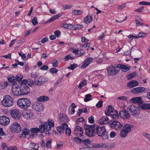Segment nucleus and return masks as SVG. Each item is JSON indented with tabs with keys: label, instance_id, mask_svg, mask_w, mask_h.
Wrapping results in <instances>:
<instances>
[{
	"label": "nucleus",
	"instance_id": "f257e3e1",
	"mask_svg": "<svg viewBox=\"0 0 150 150\" xmlns=\"http://www.w3.org/2000/svg\"><path fill=\"white\" fill-rule=\"evenodd\" d=\"M96 133L100 137H101L103 139H106L109 137V133L106 131L105 127L103 125H100L96 128Z\"/></svg>",
	"mask_w": 150,
	"mask_h": 150
},
{
	"label": "nucleus",
	"instance_id": "f03ea898",
	"mask_svg": "<svg viewBox=\"0 0 150 150\" xmlns=\"http://www.w3.org/2000/svg\"><path fill=\"white\" fill-rule=\"evenodd\" d=\"M17 103L19 108L23 109L27 108L31 104L30 101L29 99L24 98L18 100Z\"/></svg>",
	"mask_w": 150,
	"mask_h": 150
},
{
	"label": "nucleus",
	"instance_id": "7ed1b4c3",
	"mask_svg": "<svg viewBox=\"0 0 150 150\" xmlns=\"http://www.w3.org/2000/svg\"><path fill=\"white\" fill-rule=\"evenodd\" d=\"M134 125L128 124H124L122 126V129L120 132V136L122 138L126 137L128 134L131 132Z\"/></svg>",
	"mask_w": 150,
	"mask_h": 150
},
{
	"label": "nucleus",
	"instance_id": "20e7f679",
	"mask_svg": "<svg viewBox=\"0 0 150 150\" xmlns=\"http://www.w3.org/2000/svg\"><path fill=\"white\" fill-rule=\"evenodd\" d=\"M95 125L92 126L85 124L84 128L85 130L86 134L88 137H92L96 134V130L94 129Z\"/></svg>",
	"mask_w": 150,
	"mask_h": 150
},
{
	"label": "nucleus",
	"instance_id": "39448f33",
	"mask_svg": "<svg viewBox=\"0 0 150 150\" xmlns=\"http://www.w3.org/2000/svg\"><path fill=\"white\" fill-rule=\"evenodd\" d=\"M2 104L5 107H9L13 105V99L9 95L5 96L1 102Z\"/></svg>",
	"mask_w": 150,
	"mask_h": 150
},
{
	"label": "nucleus",
	"instance_id": "423d86ee",
	"mask_svg": "<svg viewBox=\"0 0 150 150\" xmlns=\"http://www.w3.org/2000/svg\"><path fill=\"white\" fill-rule=\"evenodd\" d=\"M140 108L138 106L132 105L128 106L127 108V110L128 112L131 113L134 116L138 115L139 113Z\"/></svg>",
	"mask_w": 150,
	"mask_h": 150
},
{
	"label": "nucleus",
	"instance_id": "0eeeda50",
	"mask_svg": "<svg viewBox=\"0 0 150 150\" xmlns=\"http://www.w3.org/2000/svg\"><path fill=\"white\" fill-rule=\"evenodd\" d=\"M108 76H113L118 74L120 70L117 66H110L107 68Z\"/></svg>",
	"mask_w": 150,
	"mask_h": 150
},
{
	"label": "nucleus",
	"instance_id": "6e6552de",
	"mask_svg": "<svg viewBox=\"0 0 150 150\" xmlns=\"http://www.w3.org/2000/svg\"><path fill=\"white\" fill-rule=\"evenodd\" d=\"M12 92L14 95L16 96L22 95L20 85L13 83L11 88Z\"/></svg>",
	"mask_w": 150,
	"mask_h": 150
},
{
	"label": "nucleus",
	"instance_id": "1a4fd4ad",
	"mask_svg": "<svg viewBox=\"0 0 150 150\" xmlns=\"http://www.w3.org/2000/svg\"><path fill=\"white\" fill-rule=\"evenodd\" d=\"M10 129L13 133H18L21 131V127L19 123L14 122L10 125Z\"/></svg>",
	"mask_w": 150,
	"mask_h": 150
},
{
	"label": "nucleus",
	"instance_id": "9d476101",
	"mask_svg": "<svg viewBox=\"0 0 150 150\" xmlns=\"http://www.w3.org/2000/svg\"><path fill=\"white\" fill-rule=\"evenodd\" d=\"M32 106L34 110L38 112H40L43 109L42 104L40 102H33Z\"/></svg>",
	"mask_w": 150,
	"mask_h": 150
},
{
	"label": "nucleus",
	"instance_id": "9b49d317",
	"mask_svg": "<svg viewBox=\"0 0 150 150\" xmlns=\"http://www.w3.org/2000/svg\"><path fill=\"white\" fill-rule=\"evenodd\" d=\"M30 131L31 133L30 134L29 137L31 139H34L37 135L36 133L40 131L41 132V129L39 127V128L37 127L32 128L30 129Z\"/></svg>",
	"mask_w": 150,
	"mask_h": 150
},
{
	"label": "nucleus",
	"instance_id": "f8f14e48",
	"mask_svg": "<svg viewBox=\"0 0 150 150\" xmlns=\"http://www.w3.org/2000/svg\"><path fill=\"white\" fill-rule=\"evenodd\" d=\"M40 129H41V133H43L45 132V130H51V127L47 123V122H45L43 124H42L39 126Z\"/></svg>",
	"mask_w": 150,
	"mask_h": 150
},
{
	"label": "nucleus",
	"instance_id": "ddd939ff",
	"mask_svg": "<svg viewBox=\"0 0 150 150\" xmlns=\"http://www.w3.org/2000/svg\"><path fill=\"white\" fill-rule=\"evenodd\" d=\"M22 115L26 119L31 118L33 116L32 111L30 110H26L23 111Z\"/></svg>",
	"mask_w": 150,
	"mask_h": 150
},
{
	"label": "nucleus",
	"instance_id": "4468645a",
	"mask_svg": "<svg viewBox=\"0 0 150 150\" xmlns=\"http://www.w3.org/2000/svg\"><path fill=\"white\" fill-rule=\"evenodd\" d=\"M111 128L116 129H119L122 127V125L117 120L113 121L111 124Z\"/></svg>",
	"mask_w": 150,
	"mask_h": 150
},
{
	"label": "nucleus",
	"instance_id": "2eb2a0df",
	"mask_svg": "<svg viewBox=\"0 0 150 150\" xmlns=\"http://www.w3.org/2000/svg\"><path fill=\"white\" fill-rule=\"evenodd\" d=\"M130 102L132 103H137L140 106L142 104L143 101L141 97H137L132 98L130 100Z\"/></svg>",
	"mask_w": 150,
	"mask_h": 150
},
{
	"label": "nucleus",
	"instance_id": "dca6fc26",
	"mask_svg": "<svg viewBox=\"0 0 150 150\" xmlns=\"http://www.w3.org/2000/svg\"><path fill=\"white\" fill-rule=\"evenodd\" d=\"M128 111L125 110H123L119 113V115L122 118L124 119H128L130 117Z\"/></svg>",
	"mask_w": 150,
	"mask_h": 150
},
{
	"label": "nucleus",
	"instance_id": "f3484780",
	"mask_svg": "<svg viewBox=\"0 0 150 150\" xmlns=\"http://www.w3.org/2000/svg\"><path fill=\"white\" fill-rule=\"evenodd\" d=\"M10 120L6 116H3L0 117V124L3 125H8Z\"/></svg>",
	"mask_w": 150,
	"mask_h": 150
},
{
	"label": "nucleus",
	"instance_id": "a211bd4d",
	"mask_svg": "<svg viewBox=\"0 0 150 150\" xmlns=\"http://www.w3.org/2000/svg\"><path fill=\"white\" fill-rule=\"evenodd\" d=\"M11 115L15 119L18 118L20 116V112L16 109L12 110L11 111Z\"/></svg>",
	"mask_w": 150,
	"mask_h": 150
},
{
	"label": "nucleus",
	"instance_id": "6ab92c4d",
	"mask_svg": "<svg viewBox=\"0 0 150 150\" xmlns=\"http://www.w3.org/2000/svg\"><path fill=\"white\" fill-rule=\"evenodd\" d=\"M74 133L78 137H81L83 133V129L79 126H76L74 129Z\"/></svg>",
	"mask_w": 150,
	"mask_h": 150
},
{
	"label": "nucleus",
	"instance_id": "aec40b11",
	"mask_svg": "<svg viewBox=\"0 0 150 150\" xmlns=\"http://www.w3.org/2000/svg\"><path fill=\"white\" fill-rule=\"evenodd\" d=\"M21 90L22 95H24L28 94L30 92V89L29 87L27 85L24 86L23 85L21 86Z\"/></svg>",
	"mask_w": 150,
	"mask_h": 150
},
{
	"label": "nucleus",
	"instance_id": "412c9836",
	"mask_svg": "<svg viewBox=\"0 0 150 150\" xmlns=\"http://www.w3.org/2000/svg\"><path fill=\"white\" fill-rule=\"evenodd\" d=\"M93 59V58L91 57H87L84 61V63L81 66V68H85L87 67L91 63Z\"/></svg>",
	"mask_w": 150,
	"mask_h": 150
},
{
	"label": "nucleus",
	"instance_id": "4be33fe9",
	"mask_svg": "<svg viewBox=\"0 0 150 150\" xmlns=\"http://www.w3.org/2000/svg\"><path fill=\"white\" fill-rule=\"evenodd\" d=\"M35 83L38 86H40L44 84L45 82V80L42 76H40L38 78H35L34 79Z\"/></svg>",
	"mask_w": 150,
	"mask_h": 150
},
{
	"label": "nucleus",
	"instance_id": "5701e85b",
	"mask_svg": "<svg viewBox=\"0 0 150 150\" xmlns=\"http://www.w3.org/2000/svg\"><path fill=\"white\" fill-rule=\"evenodd\" d=\"M145 90V88L144 87H138L133 88L131 90V92L134 93H138Z\"/></svg>",
	"mask_w": 150,
	"mask_h": 150
},
{
	"label": "nucleus",
	"instance_id": "b1692460",
	"mask_svg": "<svg viewBox=\"0 0 150 150\" xmlns=\"http://www.w3.org/2000/svg\"><path fill=\"white\" fill-rule=\"evenodd\" d=\"M138 82L135 80H132L129 82L127 85V86L130 89L138 85Z\"/></svg>",
	"mask_w": 150,
	"mask_h": 150
},
{
	"label": "nucleus",
	"instance_id": "393cba45",
	"mask_svg": "<svg viewBox=\"0 0 150 150\" xmlns=\"http://www.w3.org/2000/svg\"><path fill=\"white\" fill-rule=\"evenodd\" d=\"M117 67L119 68V69H121L122 71L124 72L128 71L130 69V66L127 67L125 65L121 64H117Z\"/></svg>",
	"mask_w": 150,
	"mask_h": 150
},
{
	"label": "nucleus",
	"instance_id": "a878e982",
	"mask_svg": "<svg viewBox=\"0 0 150 150\" xmlns=\"http://www.w3.org/2000/svg\"><path fill=\"white\" fill-rule=\"evenodd\" d=\"M63 127H62V125L61 127L58 126L57 128V131L55 130L53 131V134H62L63 133L64 129H63Z\"/></svg>",
	"mask_w": 150,
	"mask_h": 150
},
{
	"label": "nucleus",
	"instance_id": "bb28decb",
	"mask_svg": "<svg viewBox=\"0 0 150 150\" xmlns=\"http://www.w3.org/2000/svg\"><path fill=\"white\" fill-rule=\"evenodd\" d=\"M99 121L101 124H106L108 123L109 122V119L106 116H103L99 120Z\"/></svg>",
	"mask_w": 150,
	"mask_h": 150
},
{
	"label": "nucleus",
	"instance_id": "cd10ccee",
	"mask_svg": "<svg viewBox=\"0 0 150 150\" xmlns=\"http://www.w3.org/2000/svg\"><path fill=\"white\" fill-rule=\"evenodd\" d=\"M63 129L65 131L66 134L68 136H69L71 134V130L70 128H68L67 125L65 123H63L62 125Z\"/></svg>",
	"mask_w": 150,
	"mask_h": 150
},
{
	"label": "nucleus",
	"instance_id": "c85d7f7f",
	"mask_svg": "<svg viewBox=\"0 0 150 150\" xmlns=\"http://www.w3.org/2000/svg\"><path fill=\"white\" fill-rule=\"evenodd\" d=\"M115 110L112 108L111 105H109L105 110V113L107 115H110L112 113H113Z\"/></svg>",
	"mask_w": 150,
	"mask_h": 150
},
{
	"label": "nucleus",
	"instance_id": "c756f323",
	"mask_svg": "<svg viewBox=\"0 0 150 150\" xmlns=\"http://www.w3.org/2000/svg\"><path fill=\"white\" fill-rule=\"evenodd\" d=\"M59 120L60 122H64L63 123H65L69 121L68 118L67 116L63 114L60 115Z\"/></svg>",
	"mask_w": 150,
	"mask_h": 150
},
{
	"label": "nucleus",
	"instance_id": "7c9ffc66",
	"mask_svg": "<svg viewBox=\"0 0 150 150\" xmlns=\"http://www.w3.org/2000/svg\"><path fill=\"white\" fill-rule=\"evenodd\" d=\"M137 18H139V21L138 18L137 19L136 18H135L136 21V24L137 26H143L144 25V22H143V21L139 16H137Z\"/></svg>",
	"mask_w": 150,
	"mask_h": 150
},
{
	"label": "nucleus",
	"instance_id": "2f4dec72",
	"mask_svg": "<svg viewBox=\"0 0 150 150\" xmlns=\"http://www.w3.org/2000/svg\"><path fill=\"white\" fill-rule=\"evenodd\" d=\"M140 107L144 110L150 109V104L148 103L142 104L140 105Z\"/></svg>",
	"mask_w": 150,
	"mask_h": 150
},
{
	"label": "nucleus",
	"instance_id": "473e14b6",
	"mask_svg": "<svg viewBox=\"0 0 150 150\" xmlns=\"http://www.w3.org/2000/svg\"><path fill=\"white\" fill-rule=\"evenodd\" d=\"M49 97L46 96H42L38 97L37 99L40 102H44L49 100Z\"/></svg>",
	"mask_w": 150,
	"mask_h": 150
},
{
	"label": "nucleus",
	"instance_id": "72a5a7b5",
	"mask_svg": "<svg viewBox=\"0 0 150 150\" xmlns=\"http://www.w3.org/2000/svg\"><path fill=\"white\" fill-rule=\"evenodd\" d=\"M30 131L29 129L28 128H24L22 130L23 134L21 135L23 136L24 135V136H26L29 134ZM20 135H21L20 134Z\"/></svg>",
	"mask_w": 150,
	"mask_h": 150
},
{
	"label": "nucleus",
	"instance_id": "f704fd0d",
	"mask_svg": "<svg viewBox=\"0 0 150 150\" xmlns=\"http://www.w3.org/2000/svg\"><path fill=\"white\" fill-rule=\"evenodd\" d=\"M62 27L64 28L71 29L73 28V25L71 24H67L64 23L62 25Z\"/></svg>",
	"mask_w": 150,
	"mask_h": 150
},
{
	"label": "nucleus",
	"instance_id": "c9c22d12",
	"mask_svg": "<svg viewBox=\"0 0 150 150\" xmlns=\"http://www.w3.org/2000/svg\"><path fill=\"white\" fill-rule=\"evenodd\" d=\"M9 83V82L8 81L1 83H0V86L1 88L5 89L8 86Z\"/></svg>",
	"mask_w": 150,
	"mask_h": 150
},
{
	"label": "nucleus",
	"instance_id": "e433bc0d",
	"mask_svg": "<svg viewBox=\"0 0 150 150\" xmlns=\"http://www.w3.org/2000/svg\"><path fill=\"white\" fill-rule=\"evenodd\" d=\"M30 148L35 150L38 149L39 147L38 144H35L33 143H30Z\"/></svg>",
	"mask_w": 150,
	"mask_h": 150
},
{
	"label": "nucleus",
	"instance_id": "4c0bfd02",
	"mask_svg": "<svg viewBox=\"0 0 150 150\" xmlns=\"http://www.w3.org/2000/svg\"><path fill=\"white\" fill-rule=\"evenodd\" d=\"M92 20V18L91 16H87L85 17L84 21L86 24H87L90 22Z\"/></svg>",
	"mask_w": 150,
	"mask_h": 150
},
{
	"label": "nucleus",
	"instance_id": "58836bf2",
	"mask_svg": "<svg viewBox=\"0 0 150 150\" xmlns=\"http://www.w3.org/2000/svg\"><path fill=\"white\" fill-rule=\"evenodd\" d=\"M82 12L80 10L75 9L72 11V13L74 15H78L81 14Z\"/></svg>",
	"mask_w": 150,
	"mask_h": 150
},
{
	"label": "nucleus",
	"instance_id": "ea45409f",
	"mask_svg": "<svg viewBox=\"0 0 150 150\" xmlns=\"http://www.w3.org/2000/svg\"><path fill=\"white\" fill-rule=\"evenodd\" d=\"M114 111L115 113H112L110 115L112 118L116 119L118 117V112L116 110H115Z\"/></svg>",
	"mask_w": 150,
	"mask_h": 150
},
{
	"label": "nucleus",
	"instance_id": "a19ab883",
	"mask_svg": "<svg viewBox=\"0 0 150 150\" xmlns=\"http://www.w3.org/2000/svg\"><path fill=\"white\" fill-rule=\"evenodd\" d=\"M87 82L86 80H84L80 83L79 85L78 88L81 89L82 88V87L86 85Z\"/></svg>",
	"mask_w": 150,
	"mask_h": 150
},
{
	"label": "nucleus",
	"instance_id": "79ce46f5",
	"mask_svg": "<svg viewBox=\"0 0 150 150\" xmlns=\"http://www.w3.org/2000/svg\"><path fill=\"white\" fill-rule=\"evenodd\" d=\"M91 97L92 96L90 94H87L86 95L84 99V101L87 102L90 100H91Z\"/></svg>",
	"mask_w": 150,
	"mask_h": 150
},
{
	"label": "nucleus",
	"instance_id": "37998d69",
	"mask_svg": "<svg viewBox=\"0 0 150 150\" xmlns=\"http://www.w3.org/2000/svg\"><path fill=\"white\" fill-rule=\"evenodd\" d=\"M70 107H71V114H73L75 112L74 108L76 107V106L74 103H73L71 104V105H70Z\"/></svg>",
	"mask_w": 150,
	"mask_h": 150
},
{
	"label": "nucleus",
	"instance_id": "c03bdc74",
	"mask_svg": "<svg viewBox=\"0 0 150 150\" xmlns=\"http://www.w3.org/2000/svg\"><path fill=\"white\" fill-rule=\"evenodd\" d=\"M136 73L134 72L133 73L130 74L128 75L127 76V79H130L133 77H135L136 76Z\"/></svg>",
	"mask_w": 150,
	"mask_h": 150
},
{
	"label": "nucleus",
	"instance_id": "a18cd8bd",
	"mask_svg": "<svg viewBox=\"0 0 150 150\" xmlns=\"http://www.w3.org/2000/svg\"><path fill=\"white\" fill-rule=\"evenodd\" d=\"M23 77V76L22 75H21L20 74H18L16 75V77H15V79H16V81H19L21 80L22 79Z\"/></svg>",
	"mask_w": 150,
	"mask_h": 150
},
{
	"label": "nucleus",
	"instance_id": "49530a36",
	"mask_svg": "<svg viewBox=\"0 0 150 150\" xmlns=\"http://www.w3.org/2000/svg\"><path fill=\"white\" fill-rule=\"evenodd\" d=\"M74 59V57H73L72 55L71 54L66 56L64 57V59H65V61H67L69 59Z\"/></svg>",
	"mask_w": 150,
	"mask_h": 150
},
{
	"label": "nucleus",
	"instance_id": "de8ad7c7",
	"mask_svg": "<svg viewBox=\"0 0 150 150\" xmlns=\"http://www.w3.org/2000/svg\"><path fill=\"white\" fill-rule=\"evenodd\" d=\"M73 28H74V29L77 30L79 29H80L83 27V25H82L77 24L76 25H74Z\"/></svg>",
	"mask_w": 150,
	"mask_h": 150
},
{
	"label": "nucleus",
	"instance_id": "09e8293b",
	"mask_svg": "<svg viewBox=\"0 0 150 150\" xmlns=\"http://www.w3.org/2000/svg\"><path fill=\"white\" fill-rule=\"evenodd\" d=\"M83 144L87 146H89L91 144L90 141L89 139H86L83 141Z\"/></svg>",
	"mask_w": 150,
	"mask_h": 150
},
{
	"label": "nucleus",
	"instance_id": "8fccbe9b",
	"mask_svg": "<svg viewBox=\"0 0 150 150\" xmlns=\"http://www.w3.org/2000/svg\"><path fill=\"white\" fill-rule=\"evenodd\" d=\"M72 6L70 4H65L62 7V8L64 10L68 9L71 8Z\"/></svg>",
	"mask_w": 150,
	"mask_h": 150
},
{
	"label": "nucleus",
	"instance_id": "3c124183",
	"mask_svg": "<svg viewBox=\"0 0 150 150\" xmlns=\"http://www.w3.org/2000/svg\"><path fill=\"white\" fill-rule=\"evenodd\" d=\"M37 18L36 17H34L32 19L31 22L34 25H35L38 24V21L37 20Z\"/></svg>",
	"mask_w": 150,
	"mask_h": 150
},
{
	"label": "nucleus",
	"instance_id": "603ef678",
	"mask_svg": "<svg viewBox=\"0 0 150 150\" xmlns=\"http://www.w3.org/2000/svg\"><path fill=\"white\" fill-rule=\"evenodd\" d=\"M85 51L83 49L78 50V55L79 56H81L84 54L85 53Z\"/></svg>",
	"mask_w": 150,
	"mask_h": 150
},
{
	"label": "nucleus",
	"instance_id": "864d4df0",
	"mask_svg": "<svg viewBox=\"0 0 150 150\" xmlns=\"http://www.w3.org/2000/svg\"><path fill=\"white\" fill-rule=\"evenodd\" d=\"M8 79L9 81L12 82L15 80V77L13 76H11V75L8 76Z\"/></svg>",
	"mask_w": 150,
	"mask_h": 150
},
{
	"label": "nucleus",
	"instance_id": "5fc2aeb1",
	"mask_svg": "<svg viewBox=\"0 0 150 150\" xmlns=\"http://www.w3.org/2000/svg\"><path fill=\"white\" fill-rule=\"evenodd\" d=\"M47 123L50 126V127H54V121L52 120H47Z\"/></svg>",
	"mask_w": 150,
	"mask_h": 150
},
{
	"label": "nucleus",
	"instance_id": "6e6d98bb",
	"mask_svg": "<svg viewBox=\"0 0 150 150\" xmlns=\"http://www.w3.org/2000/svg\"><path fill=\"white\" fill-rule=\"evenodd\" d=\"M77 64H74L70 65V67H68L67 68L68 69H71L72 70H74L77 67Z\"/></svg>",
	"mask_w": 150,
	"mask_h": 150
},
{
	"label": "nucleus",
	"instance_id": "4d7b16f0",
	"mask_svg": "<svg viewBox=\"0 0 150 150\" xmlns=\"http://www.w3.org/2000/svg\"><path fill=\"white\" fill-rule=\"evenodd\" d=\"M95 146L98 148L101 147L105 148L106 147V146L105 144H103V143H101L100 144H96Z\"/></svg>",
	"mask_w": 150,
	"mask_h": 150
},
{
	"label": "nucleus",
	"instance_id": "13d9d810",
	"mask_svg": "<svg viewBox=\"0 0 150 150\" xmlns=\"http://www.w3.org/2000/svg\"><path fill=\"white\" fill-rule=\"evenodd\" d=\"M58 70L55 68H52L50 69V71L52 74H56L58 72Z\"/></svg>",
	"mask_w": 150,
	"mask_h": 150
},
{
	"label": "nucleus",
	"instance_id": "bf43d9fd",
	"mask_svg": "<svg viewBox=\"0 0 150 150\" xmlns=\"http://www.w3.org/2000/svg\"><path fill=\"white\" fill-rule=\"evenodd\" d=\"M137 35L139 36V38H141L146 36L147 35V34L146 33L141 32L137 34Z\"/></svg>",
	"mask_w": 150,
	"mask_h": 150
},
{
	"label": "nucleus",
	"instance_id": "052dcab7",
	"mask_svg": "<svg viewBox=\"0 0 150 150\" xmlns=\"http://www.w3.org/2000/svg\"><path fill=\"white\" fill-rule=\"evenodd\" d=\"M74 140L78 143H80L82 140L81 139L78 137H75L74 138Z\"/></svg>",
	"mask_w": 150,
	"mask_h": 150
},
{
	"label": "nucleus",
	"instance_id": "680f3d73",
	"mask_svg": "<svg viewBox=\"0 0 150 150\" xmlns=\"http://www.w3.org/2000/svg\"><path fill=\"white\" fill-rule=\"evenodd\" d=\"M103 102L102 100H100L96 105V106L98 108L101 107L103 105Z\"/></svg>",
	"mask_w": 150,
	"mask_h": 150
},
{
	"label": "nucleus",
	"instance_id": "e2e57ef3",
	"mask_svg": "<svg viewBox=\"0 0 150 150\" xmlns=\"http://www.w3.org/2000/svg\"><path fill=\"white\" fill-rule=\"evenodd\" d=\"M53 66L54 67H56L58 65V63L57 62V60L56 59L54 60L53 61Z\"/></svg>",
	"mask_w": 150,
	"mask_h": 150
},
{
	"label": "nucleus",
	"instance_id": "0e129e2a",
	"mask_svg": "<svg viewBox=\"0 0 150 150\" xmlns=\"http://www.w3.org/2000/svg\"><path fill=\"white\" fill-rule=\"evenodd\" d=\"M84 121V120L83 117H81L77 119L76 120V124H78V123L80 122H82Z\"/></svg>",
	"mask_w": 150,
	"mask_h": 150
},
{
	"label": "nucleus",
	"instance_id": "69168bd1",
	"mask_svg": "<svg viewBox=\"0 0 150 150\" xmlns=\"http://www.w3.org/2000/svg\"><path fill=\"white\" fill-rule=\"evenodd\" d=\"M88 120L89 122L91 123H93L94 122V117L92 116L89 117Z\"/></svg>",
	"mask_w": 150,
	"mask_h": 150
},
{
	"label": "nucleus",
	"instance_id": "338daca9",
	"mask_svg": "<svg viewBox=\"0 0 150 150\" xmlns=\"http://www.w3.org/2000/svg\"><path fill=\"white\" fill-rule=\"evenodd\" d=\"M16 149V146H11L9 147L7 146L6 147V149H5V150H15Z\"/></svg>",
	"mask_w": 150,
	"mask_h": 150
},
{
	"label": "nucleus",
	"instance_id": "774afa93",
	"mask_svg": "<svg viewBox=\"0 0 150 150\" xmlns=\"http://www.w3.org/2000/svg\"><path fill=\"white\" fill-rule=\"evenodd\" d=\"M27 83V80L26 79H24L21 82V83L20 85L22 86L23 85L24 86H27L26 83Z\"/></svg>",
	"mask_w": 150,
	"mask_h": 150
}]
</instances>
